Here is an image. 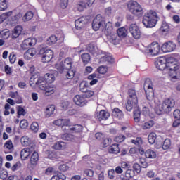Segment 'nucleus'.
<instances>
[{
	"label": "nucleus",
	"instance_id": "nucleus-1",
	"mask_svg": "<svg viewBox=\"0 0 180 180\" xmlns=\"http://www.w3.org/2000/svg\"><path fill=\"white\" fill-rule=\"evenodd\" d=\"M142 22L145 27H154L158 22V15H157V12L153 10L148 11L144 15Z\"/></svg>",
	"mask_w": 180,
	"mask_h": 180
},
{
	"label": "nucleus",
	"instance_id": "nucleus-2",
	"mask_svg": "<svg viewBox=\"0 0 180 180\" xmlns=\"http://www.w3.org/2000/svg\"><path fill=\"white\" fill-rule=\"evenodd\" d=\"M175 106V100L172 98H167L163 101L161 107L155 108V112L158 115H161L163 113H169L172 110V108Z\"/></svg>",
	"mask_w": 180,
	"mask_h": 180
},
{
	"label": "nucleus",
	"instance_id": "nucleus-3",
	"mask_svg": "<svg viewBox=\"0 0 180 180\" xmlns=\"http://www.w3.org/2000/svg\"><path fill=\"white\" fill-rule=\"evenodd\" d=\"M72 64H74V61L71 58H66L61 62L57 63L56 64V68L60 72V74H63L64 71H68V70H71L72 68Z\"/></svg>",
	"mask_w": 180,
	"mask_h": 180
},
{
	"label": "nucleus",
	"instance_id": "nucleus-4",
	"mask_svg": "<svg viewBox=\"0 0 180 180\" xmlns=\"http://www.w3.org/2000/svg\"><path fill=\"white\" fill-rule=\"evenodd\" d=\"M127 8L132 15H135V16H138V18H141L144 14L143 7L136 1H129L127 4Z\"/></svg>",
	"mask_w": 180,
	"mask_h": 180
},
{
	"label": "nucleus",
	"instance_id": "nucleus-5",
	"mask_svg": "<svg viewBox=\"0 0 180 180\" xmlns=\"http://www.w3.org/2000/svg\"><path fill=\"white\" fill-rule=\"evenodd\" d=\"M129 98L126 104V109L128 112H131L133 110V108H136L137 106V103H139V100L137 99V95H136V91L132 89L129 90Z\"/></svg>",
	"mask_w": 180,
	"mask_h": 180
},
{
	"label": "nucleus",
	"instance_id": "nucleus-6",
	"mask_svg": "<svg viewBox=\"0 0 180 180\" xmlns=\"http://www.w3.org/2000/svg\"><path fill=\"white\" fill-rule=\"evenodd\" d=\"M177 70H179V63H178V61L174 58H169L167 59V65L166 71L169 72V75H171V72H173V74H176L175 71H177Z\"/></svg>",
	"mask_w": 180,
	"mask_h": 180
},
{
	"label": "nucleus",
	"instance_id": "nucleus-7",
	"mask_svg": "<svg viewBox=\"0 0 180 180\" xmlns=\"http://www.w3.org/2000/svg\"><path fill=\"white\" fill-rule=\"evenodd\" d=\"M143 88L145 89L148 101H153V99H154V89H153V83H151V81L146 80Z\"/></svg>",
	"mask_w": 180,
	"mask_h": 180
},
{
	"label": "nucleus",
	"instance_id": "nucleus-8",
	"mask_svg": "<svg viewBox=\"0 0 180 180\" xmlns=\"http://www.w3.org/2000/svg\"><path fill=\"white\" fill-rule=\"evenodd\" d=\"M39 54L42 56L41 60L43 63H50L53 58V56H54V52H53V50L42 48L39 51Z\"/></svg>",
	"mask_w": 180,
	"mask_h": 180
},
{
	"label": "nucleus",
	"instance_id": "nucleus-9",
	"mask_svg": "<svg viewBox=\"0 0 180 180\" xmlns=\"http://www.w3.org/2000/svg\"><path fill=\"white\" fill-rule=\"evenodd\" d=\"M160 44L157 42H153L146 49V53L150 54V56H158L160 54Z\"/></svg>",
	"mask_w": 180,
	"mask_h": 180
},
{
	"label": "nucleus",
	"instance_id": "nucleus-10",
	"mask_svg": "<svg viewBox=\"0 0 180 180\" xmlns=\"http://www.w3.org/2000/svg\"><path fill=\"white\" fill-rule=\"evenodd\" d=\"M103 25H105V20H103V18H102V15H97L92 22V27L94 30L96 32L99 30L101 27H103Z\"/></svg>",
	"mask_w": 180,
	"mask_h": 180
},
{
	"label": "nucleus",
	"instance_id": "nucleus-11",
	"mask_svg": "<svg viewBox=\"0 0 180 180\" xmlns=\"http://www.w3.org/2000/svg\"><path fill=\"white\" fill-rule=\"evenodd\" d=\"M73 102L77 106H79L80 108H84V106L88 105V101L85 99V96L79 94L74 96Z\"/></svg>",
	"mask_w": 180,
	"mask_h": 180
},
{
	"label": "nucleus",
	"instance_id": "nucleus-12",
	"mask_svg": "<svg viewBox=\"0 0 180 180\" xmlns=\"http://www.w3.org/2000/svg\"><path fill=\"white\" fill-rule=\"evenodd\" d=\"M168 60H167V58L164 57L158 58L155 63V65L156 66V68L158 70H160L161 71H167V65Z\"/></svg>",
	"mask_w": 180,
	"mask_h": 180
},
{
	"label": "nucleus",
	"instance_id": "nucleus-13",
	"mask_svg": "<svg viewBox=\"0 0 180 180\" xmlns=\"http://www.w3.org/2000/svg\"><path fill=\"white\" fill-rule=\"evenodd\" d=\"M129 32L134 39H140L141 37V31L136 24H131L129 26Z\"/></svg>",
	"mask_w": 180,
	"mask_h": 180
},
{
	"label": "nucleus",
	"instance_id": "nucleus-14",
	"mask_svg": "<svg viewBox=\"0 0 180 180\" xmlns=\"http://www.w3.org/2000/svg\"><path fill=\"white\" fill-rule=\"evenodd\" d=\"M36 43H37V40L34 38H28L25 39L22 44L21 47L23 50H27L30 47H33V46H36Z\"/></svg>",
	"mask_w": 180,
	"mask_h": 180
},
{
	"label": "nucleus",
	"instance_id": "nucleus-15",
	"mask_svg": "<svg viewBox=\"0 0 180 180\" xmlns=\"http://www.w3.org/2000/svg\"><path fill=\"white\" fill-rule=\"evenodd\" d=\"M88 23V19H86V17H81L75 20V27L77 30H81V29H84L85 26H86V24Z\"/></svg>",
	"mask_w": 180,
	"mask_h": 180
},
{
	"label": "nucleus",
	"instance_id": "nucleus-16",
	"mask_svg": "<svg viewBox=\"0 0 180 180\" xmlns=\"http://www.w3.org/2000/svg\"><path fill=\"white\" fill-rule=\"evenodd\" d=\"M175 49H176V45L172 41L165 42L162 46V50L164 53H171V51H174Z\"/></svg>",
	"mask_w": 180,
	"mask_h": 180
},
{
	"label": "nucleus",
	"instance_id": "nucleus-17",
	"mask_svg": "<svg viewBox=\"0 0 180 180\" xmlns=\"http://www.w3.org/2000/svg\"><path fill=\"white\" fill-rule=\"evenodd\" d=\"M94 116L97 120L101 122V120H108L110 116V114L105 110H101L99 111V112H96Z\"/></svg>",
	"mask_w": 180,
	"mask_h": 180
},
{
	"label": "nucleus",
	"instance_id": "nucleus-18",
	"mask_svg": "<svg viewBox=\"0 0 180 180\" xmlns=\"http://www.w3.org/2000/svg\"><path fill=\"white\" fill-rule=\"evenodd\" d=\"M37 162H39V153L35 151L32 154L28 165L30 168L33 169L37 165Z\"/></svg>",
	"mask_w": 180,
	"mask_h": 180
},
{
	"label": "nucleus",
	"instance_id": "nucleus-19",
	"mask_svg": "<svg viewBox=\"0 0 180 180\" xmlns=\"http://www.w3.org/2000/svg\"><path fill=\"white\" fill-rule=\"evenodd\" d=\"M37 54V50L35 48L30 49L24 53V58L25 60H32Z\"/></svg>",
	"mask_w": 180,
	"mask_h": 180
},
{
	"label": "nucleus",
	"instance_id": "nucleus-20",
	"mask_svg": "<svg viewBox=\"0 0 180 180\" xmlns=\"http://www.w3.org/2000/svg\"><path fill=\"white\" fill-rule=\"evenodd\" d=\"M33 150H34V146H31L30 148H25L22 149L20 152L21 159L23 160H26V158H27V157H29V155H30V153H32V151H33Z\"/></svg>",
	"mask_w": 180,
	"mask_h": 180
},
{
	"label": "nucleus",
	"instance_id": "nucleus-21",
	"mask_svg": "<svg viewBox=\"0 0 180 180\" xmlns=\"http://www.w3.org/2000/svg\"><path fill=\"white\" fill-rule=\"evenodd\" d=\"M57 91V88L53 84H48L46 89L44 90V94L46 96H50V95H53V94L56 93Z\"/></svg>",
	"mask_w": 180,
	"mask_h": 180
},
{
	"label": "nucleus",
	"instance_id": "nucleus-22",
	"mask_svg": "<svg viewBox=\"0 0 180 180\" xmlns=\"http://www.w3.org/2000/svg\"><path fill=\"white\" fill-rule=\"evenodd\" d=\"M71 128V122L68 119L62 120V129L66 134H68V129Z\"/></svg>",
	"mask_w": 180,
	"mask_h": 180
},
{
	"label": "nucleus",
	"instance_id": "nucleus-23",
	"mask_svg": "<svg viewBox=\"0 0 180 180\" xmlns=\"http://www.w3.org/2000/svg\"><path fill=\"white\" fill-rule=\"evenodd\" d=\"M10 98L15 99L16 103H23V100H22V97L19 96V93L18 91L13 92L11 91L9 93Z\"/></svg>",
	"mask_w": 180,
	"mask_h": 180
},
{
	"label": "nucleus",
	"instance_id": "nucleus-24",
	"mask_svg": "<svg viewBox=\"0 0 180 180\" xmlns=\"http://www.w3.org/2000/svg\"><path fill=\"white\" fill-rule=\"evenodd\" d=\"M82 131V127L79 124L74 125L73 127H70V128H68V134H71V133H80Z\"/></svg>",
	"mask_w": 180,
	"mask_h": 180
},
{
	"label": "nucleus",
	"instance_id": "nucleus-25",
	"mask_svg": "<svg viewBox=\"0 0 180 180\" xmlns=\"http://www.w3.org/2000/svg\"><path fill=\"white\" fill-rule=\"evenodd\" d=\"M52 148L53 150H65L67 148V143L63 141H58L54 143V145L52 146Z\"/></svg>",
	"mask_w": 180,
	"mask_h": 180
},
{
	"label": "nucleus",
	"instance_id": "nucleus-26",
	"mask_svg": "<svg viewBox=\"0 0 180 180\" xmlns=\"http://www.w3.org/2000/svg\"><path fill=\"white\" fill-rule=\"evenodd\" d=\"M155 124L154 120L143 121L141 124V127L143 130H148V129H151Z\"/></svg>",
	"mask_w": 180,
	"mask_h": 180
},
{
	"label": "nucleus",
	"instance_id": "nucleus-27",
	"mask_svg": "<svg viewBox=\"0 0 180 180\" xmlns=\"http://www.w3.org/2000/svg\"><path fill=\"white\" fill-rule=\"evenodd\" d=\"M23 31V27L18 25L16 26L14 30H13V34H12V38L13 39H18V36H20L22 32Z\"/></svg>",
	"mask_w": 180,
	"mask_h": 180
},
{
	"label": "nucleus",
	"instance_id": "nucleus-28",
	"mask_svg": "<svg viewBox=\"0 0 180 180\" xmlns=\"http://www.w3.org/2000/svg\"><path fill=\"white\" fill-rule=\"evenodd\" d=\"M100 61L101 63H114L115 59H113L110 54L105 53L101 56Z\"/></svg>",
	"mask_w": 180,
	"mask_h": 180
},
{
	"label": "nucleus",
	"instance_id": "nucleus-29",
	"mask_svg": "<svg viewBox=\"0 0 180 180\" xmlns=\"http://www.w3.org/2000/svg\"><path fill=\"white\" fill-rule=\"evenodd\" d=\"M112 115L114 116V117H116L117 119H123L124 115L123 111L120 110V109L115 108L112 111Z\"/></svg>",
	"mask_w": 180,
	"mask_h": 180
},
{
	"label": "nucleus",
	"instance_id": "nucleus-30",
	"mask_svg": "<svg viewBox=\"0 0 180 180\" xmlns=\"http://www.w3.org/2000/svg\"><path fill=\"white\" fill-rule=\"evenodd\" d=\"M48 85L49 84H47V82L46 81L44 77H39V80L38 82L37 86L39 89H41V91H44V89H46Z\"/></svg>",
	"mask_w": 180,
	"mask_h": 180
},
{
	"label": "nucleus",
	"instance_id": "nucleus-31",
	"mask_svg": "<svg viewBox=\"0 0 180 180\" xmlns=\"http://www.w3.org/2000/svg\"><path fill=\"white\" fill-rule=\"evenodd\" d=\"M108 152L110 154H119L120 153V148H119V144L115 143L112 144L108 148Z\"/></svg>",
	"mask_w": 180,
	"mask_h": 180
},
{
	"label": "nucleus",
	"instance_id": "nucleus-32",
	"mask_svg": "<svg viewBox=\"0 0 180 180\" xmlns=\"http://www.w3.org/2000/svg\"><path fill=\"white\" fill-rule=\"evenodd\" d=\"M20 143L25 147H27V146L32 144V138L29 137L28 136H23L20 139Z\"/></svg>",
	"mask_w": 180,
	"mask_h": 180
},
{
	"label": "nucleus",
	"instance_id": "nucleus-33",
	"mask_svg": "<svg viewBox=\"0 0 180 180\" xmlns=\"http://www.w3.org/2000/svg\"><path fill=\"white\" fill-rule=\"evenodd\" d=\"M44 79L49 84H53V82L56 81V76H54V75L51 73H46L44 75Z\"/></svg>",
	"mask_w": 180,
	"mask_h": 180
},
{
	"label": "nucleus",
	"instance_id": "nucleus-34",
	"mask_svg": "<svg viewBox=\"0 0 180 180\" xmlns=\"http://www.w3.org/2000/svg\"><path fill=\"white\" fill-rule=\"evenodd\" d=\"M54 110H56V108L54 107V105H49L46 107L45 110L46 117H50V116H51V115L54 113Z\"/></svg>",
	"mask_w": 180,
	"mask_h": 180
},
{
	"label": "nucleus",
	"instance_id": "nucleus-35",
	"mask_svg": "<svg viewBox=\"0 0 180 180\" xmlns=\"http://www.w3.org/2000/svg\"><path fill=\"white\" fill-rule=\"evenodd\" d=\"M145 157H146V158H155L157 157V153L151 149H148L145 152Z\"/></svg>",
	"mask_w": 180,
	"mask_h": 180
},
{
	"label": "nucleus",
	"instance_id": "nucleus-36",
	"mask_svg": "<svg viewBox=\"0 0 180 180\" xmlns=\"http://www.w3.org/2000/svg\"><path fill=\"white\" fill-rule=\"evenodd\" d=\"M117 34L118 35L119 37L121 38L126 37V36H127V30H126V28L124 27L119 28L117 30Z\"/></svg>",
	"mask_w": 180,
	"mask_h": 180
},
{
	"label": "nucleus",
	"instance_id": "nucleus-37",
	"mask_svg": "<svg viewBox=\"0 0 180 180\" xmlns=\"http://www.w3.org/2000/svg\"><path fill=\"white\" fill-rule=\"evenodd\" d=\"M39 79L40 77H37V75H33L30 79V86L38 85Z\"/></svg>",
	"mask_w": 180,
	"mask_h": 180
},
{
	"label": "nucleus",
	"instance_id": "nucleus-38",
	"mask_svg": "<svg viewBox=\"0 0 180 180\" xmlns=\"http://www.w3.org/2000/svg\"><path fill=\"white\" fill-rule=\"evenodd\" d=\"M33 16H34L33 12L28 11L22 17V20L23 22H29V20H31V19H33Z\"/></svg>",
	"mask_w": 180,
	"mask_h": 180
},
{
	"label": "nucleus",
	"instance_id": "nucleus-39",
	"mask_svg": "<svg viewBox=\"0 0 180 180\" xmlns=\"http://www.w3.org/2000/svg\"><path fill=\"white\" fill-rule=\"evenodd\" d=\"M79 88L81 92H86V91H88V82H86V81H82Z\"/></svg>",
	"mask_w": 180,
	"mask_h": 180
},
{
	"label": "nucleus",
	"instance_id": "nucleus-40",
	"mask_svg": "<svg viewBox=\"0 0 180 180\" xmlns=\"http://www.w3.org/2000/svg\"><path fill=\"white\" fill-rule=\"evenodd\" d=\"M57 43V37L55 35H51L46 40V44L49 46H53V44H56Z\"/></svg>",
	"mask_w": 180,
	"mask_h": 180
},
{
	"label": "nucleus",
	"instance_id": "nucleus-41",
	"mask_svg": "<svg viewBox=\"0 0 180 180\" xmlns=\"http://www.w3.org/2000/svg\"><path fill=\"white\" fill-rule=\"evenodd\" d=\"M140 115H141V112H140V109L136 108L134 110V122H136V123H139V122H140Z\"/></svg>",
	"mask_w": 180,
	"mask_h": 180
},
{
	"label": "nucleus",
	"instance_id": "nucleus-42",
	"mask_svg": "<svg viewBox=\"0 0 180 180\" xmlns=\"http://www.w3.org/2000/svg\"><path fill=\"white\" fill-rule=\"evenodd\" d=\"M87 50L92 54H96V53H98V47L92 44H89Z\"/></svg>",
	"mask_w": 180,
	"mask_h": 180
},
{
	"label": "nucleus",
	"instance_id": "nucleus-43",
	"mask_svg": "<svg viewBox=\"0 0 180 180\" xmlns=\"http://www.w3.org/2000/svg\"><path fill=\"white\" fill-rule=\"evenodd\" d=\"M81 58L84 64H88V63L91 61V56H89V53L82 54Z\"/></svg>",
	"mask_w": 180,
	"mask_h": 180
},
{
	"label": "nucleus",
	"instance_id": "nucleus-44",
	"mask_svg": "<svg viewBox=\"0 0 180 180\" xmlns=\"http://www.w3.org/2000/svg\"><path fill=\"white\" fill-rule=\"evenodd\" d=\"M17 113L18 117H20V116H25L26 115V110L23 109V107L18 105L17 106Z\"/></svg>",
	"mask_w": 180,
	"mask_h": 180
},
{
	"label": "nucleus",
	"instance_id": "nucleus-45",
	"mask_svg": "<svg viewBox=\"0 0 180 180\" xmlns=\"http://www.w3.org/2000/svg\"><path fill=\"white\" fill-rule=\"evenodd\" d=\"M63 72H66L65 75L68 79H72V78H74V76L75 75V72H74V70L71 69L64 71Z\"/></svg>",
	"mask_w": 180,
	"mask_h": 180
},
{
	"label": "nucleus",
	"instance_id": "nucleus-46",
	"mask_svg": "<svg viewBox=\"0 0 180 180\" xmlns=\"http://www.w3.org/2000/svg\"><path fill=\"white\" fill-rule=\"evenodd\" d=\"M22 16H23V14L22 13V12H19L11 18V21L13 22L14 23H18V22H19Z\"/></svg>",
	"mask_w": 180,
	"mask_h": 180
},
{
	"label": "nucleus",
	"instance_id": "nucleus-47",
	"mask_svg": "<svg viewBox=\"0 0 180 180\" xmlns=\"http://www.w3.org/2000/svg\"><path fill=\"white\" fill-rule=\"evenodd\" d=\"M86 8H88L86 4L84 2V1L79 2V4L77 6V9L79 12H82Z\"/></svg>",
	"mask_w": 180,
	"mask_h": 180
},
{
	"label": "nucleus",
	"instance_id": "nucleus-48",
	"mask_svg": "<svg viewBox=\"0 0 180 180\" xmlns=\"http://www.w3.org/2000/svg\"><path fill=\"white\" fill-rule=\"evenodd\" d=\"M8 9V3L6 0H0V11H4Z\"/></svg>",
	"mask_w": 180,
	"mask_h": 180
},
{
	"label": "nucleus",
	"instance_id": "nucleus-49",
	"mask_svg": "<svg viewBox=\"0 0 180 180\" xmlns=\"http://www.w3.org/2000/svg\"><path fill=\"white\" fill-rule=\"evenodd\" d=\"M30 129L34 133H37V131H39V123L37 122H32L30 126Z\"/></svg>",
	"mask_w": 180,
	"mask_h": 180
},
{
	"label": "nucleus",
	"instance_id": "nucleus-50",
	"mask_svg": "<svg viewBox=\"0 0 180 180\" xmlns=\"http://www.w3.org/2000/svg\"><path fill=\"white\" fill-rule=\"evenodd\" d=\"M171 147V141L169 139H166L162 145L163 150H168Z\"/></svg>",
	"mask_w": 180,
	"mask_h": 180
},
{
	"label": "nucleus",
	"instance_id": "nucleus-51",
	"mask_svg": "<svg viewBox=\"0 0 180 180\" xmlns=\"http://www.w3.org/2000/svg\"><path fill=\"white\" fill-rule=\"evenodd\" d=\"M134 170L131 169H127L126 172H125V176L126 178H133V176H134Z\"/></svg>",
	"mask_w": 180,
	"mask_h": 180
},
{
	"label": "nucleus",
	"instance_id": "nucleus-52",
	"mask_svg": "<svg viewBox=\"0 0 180 180\" xmlns=\"http://www.w3.org/2000/svg\"><path fill=\"white\" fill-rule=\"evenodd\" d=\"M0 178L3 180L6 179L8 178V172L4 169H0Z\"/></svg>",
	"mask_w": 180,
	"mask_h": 180
},
{
	"label": "nucleus",
	"instance_id": "nucleus-53",
	"mask_svg": "<svg viewBox=\"0 0 180 180\" xmlns=\"http://www.w3.org/2000/svg\"><path fill=\"white\" fill-rule=\"evenodd\" d=\"M5 150H12L13 148V144L12 143V141H7L4 144Z\"/></svg>",
	"mask_w": 180,
	"mask_h": 180
},
{
	"label": "nucleus",
	"instance_id": "nucleus-54",
	"mask_svg": "<svg viewBox=\"0 0 180 180\" xmlns=\"http://www.w3.org/2000/svg\"><path fill=\"white\" fill-rule=\"evenodd\" d=\"M13 13V11H8L7 13H4L0 16V19H2V20H5L6 19H8L9 16H12Z\"/></svg>",
	"mask_w": 180,
	"mask_h": 180
},
{
	"label": "nucleus",
	"instance_id": "nucleus-55",
	"mask_svg": "<svg viewBox=\"0 0 180 180\" xmlns=\"http://www.w3.org/2000/svg\"><path fill=\"white\" fill-rule=\"evenodd\" d=\"M9 61L11 64H15L16 61V54L14 52H12L9 55Z\"/></svg>",
	"mask_w": 180,
	"mask_h": 180
},
{
	"label": "nucleus",
	"instance_id": "nucleus-56",
	"mask_svg": "<svg viewBox=\"0 0 180 180\" xmlns=\"http://www.w3.org/2000/svg\"><path fill=\"white\" fill-rule=\"evenodd\" d=\"M29 126V122L26 120H22L20 122V127L21 129H27Z\"/></svg>",
	"mask_w": 180,
	"mask_h": 180
},
{
	"label": "nucleus",
	"instance_id": "nucleus-57",
	"mask_svg": "<svg viewBox=\"0 0 180 180\" xmlns=\"http://www.w3.org/2000/svg\"><path fill=\"white\" fill-rule=\"evenodd\" d=\"M131 143L135 144V146H141V144H143V139H141V137H137L136 140H132Z\"/></svg>",
	"mask_w": 180,
	"mask_h": 180
},
{
	"label": "nucleus",
	"instance_id": "nucleus-58",
	"mask_svg": "<svg viewBox=\"0 0 180 180\" xmlns=\"http://www.w3.org/2000/svg\"><path fill=\"white\" fill-rule=\"evenodd\" d=\"M112 29H113V25H112V22H108L105 25V30H107L108 33H110V32H112Z\"/></svg>",
	"mask_w": 180,
	"mask_h": 180
},
{
	"label": "nucleus",
	"instance_id": "nucleus-59",
	"mask_svg": "<svg viewBox=\"0 0 180 180\" xmlns=\"http://www.w3.org/2000/svg\"><path fill=\"white\" fill-rule=\"evenodd\" d=\"M108 34V37L110 40H116V39H117V34H116L115 32L110 31Z\"/></svg>",
	"mask_w": 180,
	"mask_h": 180
},
{
	"label": "nucleus",
	"instance_id": "nucleus-60",
	"mask_svg": "<svg viewBox=\"0 0 180 180\" xmlns=\"http://www.w3.org/2000/svg\"><path fill=\"white\" fill-rule=\"evenodd\" d=\"M59 169L62 172H65V171H68V169H70V166H68V165H65V164L60 165L59 166Z\"/></svg>",
	"mask_w": 180,
	"mask_h": 180
},
{
	"label": "nucleus",
	"instance_id": "nucleus-61",
	"mask_svg": "<svg viewBox=\"0 0 180 180\" xmlns=\"http://www.w3.org/2000/svg\"><path fill=\"white\" fill-rule=\"evenodd\" d=\"M93 95H95V93L94 92V91L87 90L84 91L85 98H92Z\"/></svg>",
	"mask_w": 180,
	"mask_h": 180
},
{
	"label": "nucleus",
	"instance_id": "nucleus-62",
	"mask_svg": "<svg viewBox=\"0 0 180 180\" xmlns=\"http://www.w3.org/2000/svg\"><path fill=\"white\" fill-rule=\"evenodd\" d=\"M139 162L140 164H141L142 168H147V167H148V163L146 162V158H141L139 160Z\"/></svg>",
	"mask_w": 180,
	"mask_h": 180
},
{
	"label": "nucleus",
	"instance_id": "nucleus-63",
	"mask_svg": "<svg viewBox=\"0 0 180 180\" xmlns=\"http://www.w3.org/2000/svg\"><path fill=\"white\" fill-rule=\"evenodd\" d=\"M125 139L124 136H117L115 137L114 140L117 143H122V141H124Z\"/></svg>",
	"mask_w": 180,
	"mask_h": 180
},
{
	"label": "nucleus",
	"instance_id": "nucleus-64",
	"mask_svg": "<svg viewBox=\"0 0 180 180\" xmlns=\"http://www.w3.org/2000/svg\"><path fill=\"white\" fill-rule=\"evenodd\" d=\"M97 71H98V72H99V74H106L108 69L105 66H100L97 69Z\"/></svg>",
	"mask_w": 180,
	"mask_h": 180
}]
</instances>
